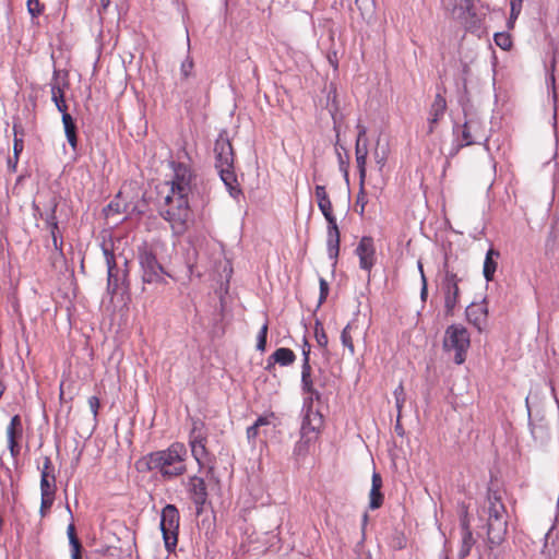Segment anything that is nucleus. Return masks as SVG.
Returning a JSON list of instances; mask_svg holds the SVG:
<instances>
[{
    "instance_id": "1",
    "label": "nucleus",
    "mask_w": 559,
    "mask_h": 559,
    "mask_svg": "<svg viewBox=\"0 0 559 559\" xmlns=\"http://www.w3.org/2000/svg\"><path fill=\"white\" fill-rule=\"evenodd\" d=\"M190 177H174L165 183L167 194L165 201L168 209L164 212V217L169 222L174 233L182 234L190 218V211L186 194L189 190Z\"/></svg>"
},
{
    "instance_id": "2",
    "label": "nucleus",
    "mask_w": 559,
    "mask_h": 559,
    "mask_svg": "<svg viewBox=\"0 0 559 559\" xmlns=\"http://www.w3.org/2000/svg\"><path fill=\"white\" fill-rule=\"evenodd\" d=\"M187 448L183 443L175 442L169 448L152 452L144 456L139 464H143L150 471H156L163 478L171 479L187 472Z\"/></svg>"
},
{
    "instance_id": "3",
    "label": "nucleus",
    "mask_w": 559,
    "mask_h": 559,
    "mask_svg": "<svg viewBox=\"0 0 559 559\" xmlns=\"http://www.w3.org/2000/svg\"><path fill=\"white\" fill-rule=\"evenodd\" d=\"M469 345V333L463 325L452 324L447 328L443 338V348L447 352H454L455 364L461 365L465 361Z\"/></svg>"
},
{
    "instance_id": "4",
    "label": "nucleus",
    "mask_w": 559,
    "mask_h": 559,
    "mask_svg": "<svg viewBox=\"0 0 559 559\" xmlns=\"http://www.w3.org/2000/svg\"><path fill=\"white\" fill-rule=\"evenodd\" d=\"M506 509L500 497L496 493L489 496L488 508V537L491 543L500 544L507 533Z\"/></svg>"
},
{
    "instance_id": "5",
    "label": "nucleus",
    "mask_w": 559,
    "mask_h": 559,
    "mask_svg": "<svg viewBox=\"0 0 559 559\" xmlns=\"http://www.w3.org/2000/svg\"><path fill=\"white\" fill-rule=\"evenodd\" d=\"M179 512L173 504H167L162 511L160 531L167 551H173L178 543Z\"/></svg>"
},
{
    "instance_id": "6",
    "label": "nucleus",
    "mask_w": 559,
    "mask_h": 559,
    "mask_svg": "<svg viewBox=\"0 0 559 559\" xmlns=\"http://www.w3.org/2000/svg\"><path fill=\"white\" fill-rule=\"evenodd\" d=\"M321 421L322 417L318 413H311L307 415L301 427V438L295 448V451L298 455L306 454L309 451V447L317 440L318 429Z\"/></svg>"
},
{
    "instance_id": "7",
    "label": "nucleus",
    "mask_w": 559,
    "mask_h": 559,
    "mask_svg": "<svg viewBox=\"0 0 559 559\" xmlns=\"http://www.w3.org/2000/svg\"><path fill=\"white\" fill-rule=\"evenodd\" d=\"M215 167L219 175H230L234 171V152L228 138L219 134L215 142Z\"/></svg>"
},
{
    "instance_id": "8",
    "label": "nucleus",
    "mask_w": 559,
    "mask_h": 559,
    "mask_svg": "<svg viewBox=\"0 0 559 559\" xmlns=\"http://www.w3.org/2000/svg\"><path fill=\"white\" fill-rule=\"evenodd\" d=\"M460 282L461 278H459L457 275L452 272H447L442 280L441 292L443 295L445 313L448 316L453 314L454 309L459 304Z\"/></svg>"
},
{
    "instance_id": "9",
    "label": "nucleus",
    "mask_w": 559,
    "mask_h": 559,
    "mask_svg": "<svg viewBox=\"0 0 559 559\" xmlns=\"http://www.w3.org/2000/svg\"><path fill=\"white\" fill-rule=\"evenodd\" d=\"M442 7L452 19L464 25L469 24L475 16L474 0H442Z\"/></svg>"
},
{
    "instance_id": "10",
    "label": "nucleus",
    "mask_w": 559,
    "mask_h": 559,
    "mask_svg": "<svg viewBox=\"0 0 559 559\" xmlns=\"http://www.w3.org/2000/svg\"><path fill=\"white\" fill-rule=\"evenodd\" d=\"M203 423L200 420H193L189 438L192 456L200 465L204 464L207 456V450L205 447L206 436L203 431Z\"/></svg>"
},
{
    "instance_id": "11",
    "label": "nucleus",
    "mask_w": 559,
    "mask_h": 559,
    "mask_svg": "<svg viewBox=\"0 0 559 559\" xmlns=\"http://www.w3.org/2000/svg\"><path fill=\"white\" fill-rule=\"evenodd\" d=\"M139 261L143 271L142 277L145 283H157L162 281L163 267L151 250L143 248L139 254Z\"/></svg>"
},
{
    "instance_id": "12",
    "label": "nucleus",
    "mask_w": 559,
    "mask_h": 559,
    "mask_svg": "<svg viewBox=\"0 0 559 559\" xmlns=\"http://www.w3.org/2000/svg\"><path fill=\"white\" fill-rule=\"evenodd\" d=\"M367 329L362 322L358 318L353 319L342 331L341 341L343 346H345L350 355L355 354L354 347V338H361L366 341Z\"/></svg>"
},
{
    "instance_id": "13",
    "label": "nucleus",
    "mask_w": 559,
    "mask_h": 559,
    "mask_svg": "<svg viewBox=\"0 0 559 559\" xmlns=\"http://www.w3.org/2000/svg\"><path fill=\"white\" fill-rule=\"evenodd\" d=\"M359 265L362 270L370 271L374 265L376 248L370 237H362L356 248Z\"/></svg>"
},
{
    "instance_id": "14",
    "label": "nucleus",
    "mask_w": 559,
    "mask_h": 559,
    "mask_svg": "<svg viewBox=\"0 0 559 559\" xmlns=\"http://www.w3.org/2000/svg\"><path fill=\"white\" fill-rule=\"evenodd\" d=\"M390 153V143L386 136L379 135L374 148L372 151L373 166L371 171L382 173L384 171V165Z\"/></svg>"
},
{
    "instance_id": "15",
    "label": "nucleus",
    "mask_w": 559,
    "mask_h": 559,
    "mask_svg": "<svg viewBox=\"0 0 559 559\" xmlns=\"http://www.w3.org/2000/svg\"><path fill=\"white\" fill-rule=\"evenodd\" d=\"M8 445L12 456L20 453L17 440L22 437V423L20 416L15 415L11 418L10 425L7 428Z\"/></svg>"
},
{
    "instance_id": "16",
    "label": "nucleus",
    "mask_w": 559,
    "mask_h": 559,
    "mask_svg": "<svg viewBox=\"0 0 559 559\" xmlns=\"http://www.w3.org/2000/svg\"><path fill=\"white\" fill-rule=\"evenodd\" d=\"M188 487L194 503L198 506H203L207 497L204 480L200 477L193 476L189 479Z\"/></svg>"
},
{
    "instance_id": "17",
    "label": "nucleus",
    "mask_w": 559,
    "mask_h": 559,
    "mask_svg": "<svg viewBox=\"0 0 559 559\" xmlns=\"http://www.w3.org/2000/svg\"><path fill=\"white\" fill-rule=\"evenodd\" d=\"M445 109L447 102L444 97H442L440 94H437L429 111V133L433 132L435 126L438 123L440 118L443 117Z\"/></svg>"
},
{
    "instance_id": "18",
    "label": "nucleus",
    "mask_w": 559,
    "mask_h": 559,
    "mask_svg": "<svg viewBox=\"0 0 559 559\" xmlns=\"http://www.w3.org/2000/svg\"><path fill=\"white\" fill-rule=\"evenodd\" d=\"M326 247L330 258L335 260L340 251V231L336 221L329 223Z\"/></svg>"
},
{
    "instance_id": "19",
    "label": "nucleus",
    "mask_w": 559,
    "mask_h": 559,
    "mask_svg": "<svg viewBox=\"0 0 559 559\" xmlns=\"http://www.w3.org/2000/svg\"><path fill=\"white\" fill-rule=\"evenodd\" d=\"M382 487V478L379 473L372 474L371 489L369 492V508L374 510L381 507L383 502V495L380 489Z\"/></svg>"
},
{
    "instance_id": "20",
    "label": "nucleus",
    "mask_w": 559,
    "mask_h": 559,
    "mask_svg": "<svg viewBox=\"0 0 559 559\" xmlns=\"http://www.w3.org/2000/svg\"><path fill=\"white\" fill-rule=\"evenodd\" d=\"M316 198L318 201L319 209L321 210L328 223L335 222L336 219L332 214V203L323 186L316 187Z\"/></svg>"
},
{
    "instance_id": "21",
    "label": "nucleus",
    "mask_w": 559,
    "mask_h": 559,
    "mask_svg": "<svg viewBox=\"0 0 559 559\" xmlns=\"http://www.w3.org/2000/svg\"><path fill=\"white\" fill-rule=\"evenodd\" d=\"M500 258L499 251L493 248H490L485 257L483 274L487 282H490L495 277V273L498 267V260Z\"/></svg>"
},
{
    "instance_id": "22",
    "label": "nucleus",
    "mask_w": 559,
    "mask_h": 559,
    "mask_svg": "<svg viewBox=\"0 0 559 559\" xmlns=\"http://www.w3.org/2000/svg\"><path fill=\"white\" fill-rule=\"evenodd\" d=\"M357 129H358V138H357V143H356V163H357V167H358V170L360 173V175H365L366 174V157H367V147L366 145H361V140L362 138L366 135V128L361 124H358L357 126Z\"/></svg>"
},
{
    "instance_id": "23",
    "label": "nucleus",
    "mask_w": 559,
    "mask_h": 559,
    "mask_svg": "<svg viewBox=\"0 0 559 559\" xmlns=\"http://www.w3.org/2000/svg\"><path fill=\"white\" fill-rule=\"evenodd\" d=\"M50 461L46 459L40 477V491L41 495H55L56 491V479L49 472Z\"/></svg>"
},
{
    "instance_id": "24",
    "label": "nucleus",
    "mask_w": 559,
    "mask_h": 559,
    "mask_svg": "<svg viewBox=\"0 0 559 559\" xmlns=\"http://www.w3.org/2000/svg\"><path fill=\"white\" fill-rule=\"evenodd\" d=\"M105 258H106V264L108 269V284H107V290L109 294L114 295L118 287V276L115 273L116 270V262L114 255L105 248L104 249Z\"/></svg>"
},
{
    "instance_id": "25",
    "label": "nucleus",
    "mask_w": 559,
    "mask_h": 559,
    "mask_svg": "<svg viewBox=\"0 0 559 559\" xmlns=\"http://www.w3.org/2000/svg\"><path fill=\"white\" fill-rule=\"evenodd\" d=\"M486 316H487V309L481 304H471L466 308L467 320L478 328L485 321Z\"/></svg>"
},
{
    "instance_id": "26",
    "label": "nucleus",
    "mask_w": 559,
    "mask_h": 559,
    "mask_svg": "<svg viewBox=\"0 0 559 559\" xmlns=\"http://www.w3.org/2000/svg\"><path fill=\"white\" fill-rule=\"evenodd\" d=\"M62 122L64 126V131L67 139L72 146V148L76 147L78 139H76V127L70 114L62 115Z\"/></svg>"
},
{
    "instance_id": "27",
    "label": "nucleus",
    "mask_w": 559,
    "mask_h": 559,
    "mask_svg": "<svg viewBox=\"0 0 559 559\" xmlns=\"http://www.w3.org/2000/svg\"><path fill=\"white\" fill-rule=\"evenodd\" d=\"M301 383L305 392L311 395L316 394L318 396V393L313 389V383L311 379V366L309 362H307V358L304 360L302 364Z\"/></svg>"
},
{
    "instance_id": "28",
    "label": "nucleus",
    "mask_w": 559,
    "mask_h": 559,
    "mask_svg": "<svg viewBox=\"0 0 559 559\" xmlns=\"http://www.w3.org/2000/svg\"><path fill=\"white\" fill-rule=\"evenodd\" d=\"M272 357L274 358L275 362L282 365V366H288L294 362L296 356L294 352L289 348H278L276 349Z\"/></svg>"
},
{
    "instance_id": "29",
    "label": "nucleus",
    "mask_w": 559,
    "mask_h": 559,
    "mask_svg": "<svg viewBox=\"0 0 559 559\" xmlns=\"http://www.w3.org/2000/svg\"><path fill=\"white\" fill-rule=\"evenodd\" d=\"M51 99L62 115L68 114V107L64 100L63 91L60 88L58 84L51 85Z\"/></svg>"
},
{
    "instance_id": "30",
    "label": "nucleus",
    "mask_w": 559,
    "mask_h": 559,
    "mask_svg": "<svg viewBox=\"0 0 559 559\" xmlns=\"http://www.w3.org/2000/svg\"><path fill=\"white\" fill-rule=\"evenodd\" d=\"M473 545H474V538H473L472 532L466 526H464L463 534H462V545H461V548L459 551L460 558L463 559L466 556H468Z\"/></svg>"
},
{
    "instance_id": "31",
    "label": "nucleus",
    "mask_w": 559,
    "mask_h": 559,
    "mask_svg": "<svg viewBox=\"0 0 559 559\" xmlns=\"http://www.w3.org/2000/svg\"><path fill=\"white\" fill-rule=\"evenodd\" d=\"M477 127V123L474 121L465 122L463 127V141L465 145H471L473 143H477L479 140V136L475 134V128Z\"/></svg>"
},
{
    "instance_id": "32",
    "label": "nucleus",
    "mask_w": 559,
    "mask_h": 559,
    "mask_svg": "<svg viewBox=\"0 0 559 559\" xmlns=\"http://www.w3.org/2000/svg\"><path fill=\"white\" fill-rule=\"evenodd\" d=\"M221 179L231 197L237 198L241 194L238 177H221Z\"/></svg>"
},
{
    "instance_id": "33",
    "label": "nucleus",
    "mask_w": 559,
    "mask_h": 559,
    "mask_svg": "<svg viewBox=\"0 0 559 559\" xmlns=\"http://www.w3.org/2000/svg\"><path fill=\"white\" fill-rule=\"evenodd\" d=\"M356 5L360 10L364 19L372 17L374 13L373 0H356Z\"/></svg>"
},
{
    "instance_id": "34",
    "label": "nucleus",
    "mask_w": 559,
    "mask_h": 559,
    "mask_svg": "<svg viewBox=\"0 0 559 559\" xmlns=\"http://www.w3.org/2000/svg\"><path fill=\"white\" fill-rule=\"evenodd\" d=\"M271 424V420H270V417H260L255 423L254 425L250 426L248 429H247V436H248V439L249 440H253L258 437L259 435V429L262 427V426H265V425H270Z\"/></svg>"
},
{
    "instance_id": "35",
    "label": "nucleus",
    "mask_w": 559,
    "mask_h": 559,
    "mask_svg": "<svg viewBox=\"0 0 559 559\" xmlns=\"http://www.w3.org/2000/svg\"><path fill=\"white\" fill-rule=\"evenodd\" d=\"M495 43L504 50L509 49L512 46V40L510 36L503 33L495 35Z\"/></svg>"
},
{
    "instance_id": "36",
    "label": "nucleus",
    "mask_w": 559,
    "mask_h": 559,
    "mask_svg": "<svg viewBox=\"0 0 559 559\" xmlns=\"http://www.w3.org/2000/svg\"><path fill=\"white\" fill-rule=\"evenodd\" d=\"M316 340L320 347H325L328 345V336L320 324L316 325Z\"/></svg>"
},
{
    "instance_id": "37",
    "label": "nucleus",
    "mask_w": 559,
    "mask_h": 559,
    "mask_svg": "<svg viewBox=\"0 0 559 559\" xmlns=\"http://www.w3.org/2000/svg\"><path fill=\"white\" fill-rule=\"evenodd\" d=\"M266 334H267V324H263L260 332H259V335H258V344H257V348L261 352H264L265 350V346H266Z\"/></svg>"
},
{
    "instance_id": "38",
    "label": "nucleus",
    "mask_w": 559,
    "mask_h": 559,
    "mask_svg": "<svg viewBox=\"0 0 559 559\" xmlns=\"http://www.w3.org/2000/svg\"><path fill=\"white\" fill-rule=\"evenodd\" d=\"M27 10L32 16H37L43 11L39 0H27Z\"/></svg>"
},
{
    "instance_id": "39",
    "label": "nucleus",
    "mask_w": 559,
    "mask_h": 559,
    "mask_svg": "<svg viewBox=\"0 0 559 559\" xmlns=\"http://www.w3.org/2000/svg\"><path fill=\"white\" fill-rule=\"evenodd\" d=\"M394 397H395V403H396V408L399 409V412H401V408L405 402V394H404V388L402 384H400L395 390H394Z\"/></svg>"
},
{
    "instance_id": "40",
    "label": "nucleus",
    "mask_w": 559,
    "mask_h": 559,
    "mask_svg": "<svg viewBox=\"0 0 559 559\" xmlns=\"http://www.w3.org/2000/svg\"><path fill=\"white\" fill-rule=\"evenodd\" d=\"M522 2L523 0H511L510 1V5H511V14H510V20H511V23L518 19L520 12H521V9H522Z\"/></svg>"
},
{
    "instance_id": "41",
    "label": "nucleus",
    "mask_w": 559,
    "mask_h": 559,
    "mask_svg": "<svg viewBox=\"0 0 559 559\" xmlns=\"http://www.w3.org/2000/svg\"><path fill=\"white\" fill-rule=\"evenodd\" d=\"M55 495H41V507L40 510L44 513L47 511L53 503Z\"/></svg>"
},
{
    "instance_id": "42",
    "label": "nucleus",
    "mask_w": 559,
    "mask_h": 559,
    "mask_svg": "<svg viewBox=\"0 0 559 559\" xmlns=\"http://www.w3.org/2000/svg\"><path fill=\"white\" fill-rule=\"evenodd\" d=\"M67 533H68V537H69V542H70V545L71 547H76V544H79V539L75 535V527H74V524H70L68 526V530H67Z\"/></svg>"
},
{
    "instance_id": "43",
    "label": "nucleus",
    "mask_w": 559,
    "mask_h": 559,
    "mask_svg": "<svg viewBox=\"0 0 559 559\" xmlns=\"http://www.w3.org/2000/svg\"><path fill=\"white\" fill-rule=\"evenodd\" d=\"M174 171L176 175H185L186 173H190L191 168L189 164L179 162L178 164L174 165Z\"/></svg>"
},
{
    "instance_id": "44",
    "label": "nucleus",
    "mask_w": 559,
    "mask_h": 559,
    "mask_svg": "<svg viewBox=\"0 0 559 559\" xmlns=\"http://www.w3.org/2000/svg\"><path fill=\"white\" fill-rule=\"evenodd\" d=\"M193 68V62L190 59H187L181 64V74L186 79L189 76L191 70Z\"/></svg>"
},
{
    "instance_id": "45",
    "label": "nucleus",
    "mask_w": 559,
    "mask_h": 559,
    "mask_svg": "<svg viewBox=\"0 0 559 559\" xmlns=\"http://www.w3.org/2000/svg\"><path fill=\"white\" fill-rule=\"evenodd\" d=\"M366 178L367 177H359L360 194L358 195V202H362L361 212L364 211L365 206V201L361 195L366 193Z\"/></svg>"
},
{
    "instance_id": "46",
    "label": "nucleus",
    "mask_w": 559,
    "mask_h": 559,
    "mask_svg": "<svg viewBox=\"0 0 559 559\" xmlns=\"http://www.w3.org/2000/svg\"><path fill=\"white\" fill-rule=\"evenodd\" d=\"M329 292L328 283L324 278H320V304L326 298Z\"/></svg>"
},
{
    "instance_id": "47",
    "label": "nucleus",
    "mask_w": 559,
    "mask_h": 559,
    "mask_svg": "<svg viewBox=\"0 0 559 559\" xmlns=\"http://www.w3.org/2000/svg\"><path fill=\"white\" fill-rule=\"evenodd\" d=\"M88 406L93 415L96 416L99 408V400L96 396H91L88 399Z\"/></svg>"
},
{
    "instance_id": "48",
    "label": "nucleus",
    "mask_w": 559,
    "mask_h": 559,
    "mask_svg": "<svg viewBox=\"0 0 559 559\" xmlns=\"http://www.w3.org/2000/svg\"><path fill=\"white\" fill-rule=\"evenodd\" d=\"M427 295H428V290H427V278L425 275H423V282H421V292H420V298L421 300H426L427 298Z\"/></svg>"
},
{
    "instance_id": "49",
    "label": "nucleus",
    "mask_w": 559,
    "mask_h": 559,
    "mask_svg": "<svg viewBox=\"0 0 559 559\" xmlns=\"http://www.w3.org/2000/svg\"><path fill=\"white\" fill-rule=\"evenodd\" d=\"M81 544H76V547H72V559H82L81 554Z\"/></svg>"
},
{
    "instance_id": "50",
    "label": "nucleus",
    "mask_w": 559,
    "mask_h": 559,
    "mask_svg": "<svg viewBox=\"0 0 559 559\" xmlns=\"http://www.w3.org/2000/svg\"><path fill=\"white\" fill-rule=\"evenodd\" d=\"M309 354H310V345L307 342H305V345L302 348V355H304V360L307 357V362H309Z\"/></svg>"
},
{
    "instance_id": "51",
    "label": "nucleus",
    "mask_w": 559,
    "mask_h": 559,
    "mask_svg": "<svg viewBox=\"0 0 559 559\" xmlns=\"http://www.w3.org/2000/svg\"><path fill=\"white\" fill-rule=\"evenodd\" d=\"M57 223H52L51 224V235H52V240H53V245L56 248H58V243H57V236H56V229H57Z\"/></svg>"
},
{
    "instance_id": "52",
    "label": "nucleus",
    "mask_w": 559,
    "mask_h": 559,
    "mask_svg": "<svg viewBox=\"0 0 559 559\" xmlns=\"http://www.w3.org/2000/svg\"><path fill=\"white\" fill-rule=\"evenodd\" d=\"M109 4H110V0H100V5L103 9L108 8Z\"/></svg>"
},
{
    "instance_id": "53",
    "label": "nucleus",
    "mask_w": 559,
    "mask_h": 559,
    "mask_svg": "<svg viewBox=\"0 0 559 559\" xmlns=\"http://www.w3.org/2000/svg\"><path fill=\"white\" fill-rule=\"evenodd\" d=\"M418 271L420 272V278L423 280V275H425V273H424V269H423L421 262H418Z\"/></svg>"
}]
</instances>
